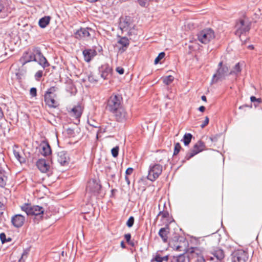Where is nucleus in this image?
Returning <instances> with one entry per match:
<instances>
[{
  "label": "nucleus",
  "instance_id": "obj_1",
  "mask_svg": "<svg viewBox=\"0 0 262 262\" xmlns=\"http://www.w3.org/2000/svg\"><path fill=\"white\" fill-rule=\"evenodd\" d=\"M169 245L173 249L177 251H183L187 253L189 260L195 257L196 254L195 253L196 247H189L186 238L182 236L176 234L169 241Z\"/></svg>",
  "mask_w": 262,
  "mask_h": 262
},
{
  "label": "nucleus",
  "instance_id": "obj_2",
  "mask_svg": "<svg viewBox=\"0 0 262 262\" xmlns=\"http://www.w3.org/2000/svg\"><path fill=\"white\" fill-rule=\"evenodd\" d=\"M123 105V99L121 95L113 94L107 101L106 110L112 114Z\"/></svg>",
  "mask_w": 262,
  "mask_h": 262
},
{
  "label": "nucleus",
  "instance_id": "obj_3",
  "mask_svg": "<svg viewBox=\"0 0 262 262\" xmlns=\"http://www.w3.org/2000/svg\"><path fill=\"white\" fill-rule=\"evenodd\" d=\"M23 211H25L27 215H35L40 219L43 214L44 209L38 205H32L31 204H25L21 207Z\"/></svg>",
  "mask_w": 262,
  "mask_h": 262
},
{
  "label": "nucleus",
  "instance_id": "obj_4",
  "mask_svg": "<svg viewBox=\"0 0 262 262\" xmlns=\"http://www.w3.org/2000/svg\"><path fill=\"white\" fill-rule=\"evenodd\" d=\"M228 75H229L228 67L227 65L223 64V62L221 61L218 64V69L216 73L213 75L212 82L216 83L219 81H222Z\"/></svg>",
  "mask_w": 262,
  "mask_h": 262
},
{
  "label": "nucleus",
  "instance_id": "obj_5",
  "mask_svg": "<svg viewBox=\"0 0 262 262\" xmlns=\"http://www.w3.org/2000/svg\"><path fill=\"white\" fill-rule=\"evenodd\" d=\"M215 38L214 31L210 28L204 29L198 34V40L206 45Z\"/></svg>",
  "mask_w": 262,
  "mask_h": 262
},
{
  "label": "nucleus",
  "instance_id": "obj_6",
  "mask_svg": "<svg viewBox=\"0 0 262 262\" xmlns=\"http://www.w3.org/2000/svg\"><path fill=\"white\" fill-rule=\"evenodd\" d=\"M235 34L241 37V35L249 32L251 28V22L248 20L240 19L235 25Z\"/></svg>",
  "mask_w": 262,
  "mask_h": 262
},
{
  "label": "nucleus",
  "instance_id": "obj_7",
  "mask_svg": "<svg viewBox=\"0 0 262 262\" xmlns=\"http://www.w3.org/2000/svg\"><path fill=\"white\" fill-rule=\"evenodd\" d=\"M163 166L159 164L150 165L149 167L147 179L150 181H155L162 173Z\"/></svg>",
  "mask_w": 262,
  "mask_h": 262
},
{
  "label": "nucleus",
  "instance_id": "obj_8",
  "mask_svg": "<svg viewBox=\"0 0 262 262\" xmlns=\"http://www.w3.org/2000/svg\"><path fill=\"white\" fill-rule=\"evenodd\" d=\"M36 49H38V47L33 48L32 51H26L24 53L22 57L19 59V61L23 66H24L28 62L37 60V54L35 53Z\"/></svg>",
  "mask_w": 262,
  "mask_h": 262
},
{
  "label": "nucleus",
  "instance_id": "obj_9",
  "mask_svg": "<svg viewBox=\"0 0 262 262\" xmlns=\"http://www.w3.org/2000/svg\"><path fill=\"white\" fill-rule=\"evenodd\" d=\"M118 122L124 123L129 118L128 115L123 105L112 113Z\"/></svg>",
  "mask_w": 262,
  "mask_h": 262
},
{
  "label": "nucleus",
  "instance_id": "obj_10",
  "mask_svg": "<svg viewBox=\"0 0 262 262\" xmlns=\"http://www.w3.org/2000/svg\"><path fill=\"white\" fill-rule=\"evenodd\" d=\"M247 253L243 250H237L231 254V262H246Z\"/></svg>",
  "mask_w": 262,
  "mask_h": 262
},
{
  "label": "nucleus",
  "instance_id": "obj_11",
  "mask_svg": "<svg viewBox=\"0 0 262 262\" xmlns=\"http://www.w3.org/2000/svg\"><path fill=\"white\" fill-rule=\"evenodd\" d=\"M101 188V185L98 180L91 179L88 183L86 190L94 194H98Z\"/></svg>",
  "mask_w": 262,
  "mask_h": 262
},
{
  "label": "nucleus",
  "instance_id": "obj_12",
  "mask_svg": "<svg viewBox=\"0 0 262 262\" xmlns=\"http://www.w3.org/2000/svg\"><path fill=\"white\" fill-rule=\"evenodd\" d=\"M91 32H93V30L90 28H80L74 33V36L78 39L84 40L90 36Z\"/></svg>",
  "mask_w": 262,
  "mask_h": 262
},
{
  "label": "nucleus",
  "instance_id": "obj_13",
  "mask_svg": "<svg viewBox=\"0 0 262 262\" xmlns=\"http://www.w3.org/2000/svg\"><path fill=\"white\" fill-rule=\"evenodd\" d=\"M99 72L101 77L105 80L111 77L113 69L108 63H105L99 68Z\"/></svg>",
  "mask_w": 262,
  "mask_h": 262
},
{
  "label": "nucleus",
  "instance_id": "obj_14",
  "mask_svg": "<svg viewBox=\"0 0 262 262\" xmlns=\"http://www.w3.org/2000/svg\"><path fill=\"white\" fill-rule=\"evenodd\" d=\"M25 222V217L20 214H17L12 216L11 220V222L12 225L16 228L21 227Z\"/></svg>",
  "mask_w": 262,
  "mask_h": 262
},
{
  "label": "nucleus",
  "instance_id": "obj_15",
  "mask_svg": "<svg viewBox=\"0 0 262 262\" xmlns=\"http://www.w3.org/2000/svg\"><path fill=\"white\" fill-rule=\"evenodd\" d=\"M35 53L37 54V62L43 69L50 66L49 63L48 62L46 57L42 55L39 48L35 51Z\"/></svg>",
  "mask_w": 262,
  "mask_h": 262
},
{
  "label": "nucleus",
  "instance_id": "obj_16",
  "mask_svg": "<svg viewBox=\"0 0 262 262\" xmlns=\"http://www.w3.org/2000/svg\"><path fill=\"white\" fill-rule=\"evenodd\" d=\"M36 166L41 172H48L50 171V166L49 162L45 159H40L36 162Z\"/></svg>",
  "mask_w": 262,
  "mask_h": 262
},
{
  "label": "nucleus",
  "instance_id": "obj_17",
  "mask_svg": "<svg viewBox=\"0 0 262 262\" xmlns=\"http://www.w3.org/2000/svg\"><path fill=\"white\" fill-rule=\"evenodd\" d=\"M40 152L44 157L51 155L52 150L49 142L47 140H43L40 144Z\"/></svg>",
  "mask_w": 262,
  "mask_h": 262
},
{
  "label": "nucleus",
  "instance_id": "obj_18",
  "mask_svg": "<svg viewBox=\"0 0 262 262\" xmlns=\"http://www.w3.org/2000/svg\"><path fill=\"white\" fill-rule=\"evenodd\" d=\"M58 162L62 166H66L69 164V158L67 153L64 151L58 152L56 156Z\"/></svg>",
  "mask_w": 262,
  "mask_h": 262
},
{
  "label": "nucleus",
  "instance_id": "obj_19",
  "mask_svg": "<svg viewBox=\"0 0 262 262\" xmlns=\"http://www.w3.org/2000/svg\"><path fill=\"white\" fill-rule=\"evenodd\" d=\"M56 96V95H44L45 101L49 107L56 108L58 106V102L55 99Z\"/></svg>",
  "mask_w": 262,
  "mask_h": 262
},
{
  "label": "nucleus",
  "instance_id": "obj_20",
  "mask_svg": "<svg viewBox=\"0 0 262 262\" xmlns=\"http://www.w3.org/2000/svg\"><path fill=\"white\" fill-rule=\"evenodd\" d=\"M9 12L7 0H0V17L5 18L7 17Z\"/></svg>",
  "mask_w": 262,
  "mask_h": 262
},
{
  "label": "nucleus",
  "instance_id": "obj_21",
  "mask_svg": "<svg viewBox=\"0 0 262 262\" xmlns=\"http://www.w3.org/2000/svg\"><path fill=\"white\" fill-rule=\"evenodd\" d=\"M82 112L83 109L82 107L80 105H77L72 108L70 113L71 115L77 119L78 122H79V118L81 117Z\"/></svg>",
  "mask_w": 262,
  "mask_h": 262
},
{
  "label": "nucleus",
  "instance_id": "obj_22",
  "mask_svg": "<svg viewBox=\"0 0 262 262\" xmlns=\"http://www.w3.org/2000/svg\"><path fill=\"white\" fill-rule=\"evenodd\" d=\"M82 54L84 60L87 62H89L96 55L97 52L94 49H85L83 51Z\"/></svg>",
  "mask_w": 262,
  "mask_h": 262
},
{
  "label": "nucleus",
  "instance_id": "obj_23",
  "mask_svg": "<svg viewBox=\"0 0 262 262\" xmlns=\"http://www.w3.org/2000/svg\"><path fill=\"white\" fill-rule=\"evenodd\" d=\"M169 228L168 226L161 228L158 232V235L162 238L164 243L168 242V235L169 233Z\"/></svg>",
  "mask_w": 262,
  "mask_h": 262
},
{
  "label": "nucleus",
  "instance_id": "obj_24",
  "mask_svg": "<svg viewBox=\"0 0 262 262\" xmlns=\"http://www.w3.org/2000/svg\"><path fill=\"white\" fill-rule=\"evenodd\" d=\"M8 181V175L7 172L0 167V187L4 188Z\"/></svg>",
  "mask_w": 262,
  "mask_h": 262
},
{
  "label": "nucleus",
  "instance_id": "obj_25",
  "mask_svg": "<svg viewBox=\"0 0 262 262\" xmlns=\"http://www.w3.org/2000/svg\"><path fill=\"white\" fill-rule=\"evenodd\" d=\"M118 43L121 45L122 47L120 48L119 50H122V52H124L126 50V49L128 47L129 45V41L128 38L126 37H122L118 41Z\"/></svg>",
  "mask_w": 262,
  "mask_h": 262
},
{
  "label": "nucleus",
  "instance_id": "obj_26",
  "mask_svg": "<svg viewBox=\"0 0 262 262\" xmlns=\"http://www.w3.org/2000/svg\"><path fill=\"white\" fill-rule=\"evenodd\" d=\"M51 17L49 16H46L41 18L38 21V25L41 28H45L50 23Z\"/></svg>",
  "mask_w": 262,
  "mask_h": 262
},
{
  "label": "nucleus",
  "instance_id": "obj_27",
  "mask_svg": "<svg viewBox=\"0 0 262 262\" xmlns=\"http://www.w3.org/2000/svg\"><path fill=\"white\" fill-rule=\"evenodd\" d=\"M186 214L189 217H191L194 214V204L191 202L188 203L186 208Z\"/></svg>",
  "mask_w": 262,
  "mask_h": 262
},
{
  "label": "nucleus",
  "instance_id": "obj_28",
  "mask_svg": "<svg viewBox=\"0 0 262 262\" xmlns=\"http://www.w3.org/2000/svg\"><path fill=\"white\" fill-rule=\"evenodd\" d=\"M213 255L214 257H216V258L217 260H219L220 261H221L222 260H223L225 257L224 252L222 249H217L215 250L213 252Z\"/></svg>",
  "mask_w": 262,
  "mask_h": 262
},
{
  "label": "nucleus",
  "instance_id": "obj_29",
  "mask_svg": "<svg viewBox=\"0 0 262 262\" xmlns=\"http://www.w3.org/2000/svg\"><path fill=\"white\" fill-rule=\"evenodd\" d=\"M195 155H196V143L193 145V149L190 150L186 154L185 160L183 161V162H184L186 160H189Z\"/></svg>",
  "mask_w": 262,
  "mask_h": 262
},
{
  "label": "nucleus",
  "instance_id": "obj_30",
  "mask_svg": "<svg viewBox=\"0 0 262 262\" xmlns=\"http://www.w3.org/2000/svg\"><path fill=\"white\" fill-rule=\"evenodd\" d=\"M242 69L240 63H237L233 69L229 72V75L237 76L241 72Z\"/></svg>",
  "mask_w": 262,
  "mask_h": 262
},
{
  "label": "nucleus",
  "instance_id": "obj_31",
  "mask_svg": "<svg viewBox=\"0 0 262 262\" xmlns=\"http://www.w3.org/2000/svg\"><path fill=\"white\" fill-rule=\"evenodd\" d=\"M186 256L185 253L181 254L177 256H173L171 262H185Z\"/></svg>",
  "mask_w": 262,
  "mask_h": 262
},
{
  "label": "nucleus",
  "instance_id": "obj_32",
  "mask_svg": "<svg viewBox=\"0 0 262 262\" xmlns=\"http://www.w3.org/2000/svg\"><path fill=\"white\" fill-rule=\"evenodd\" d=\"M192 138V135L190 133H186L181 140V141L183 142L185 146H187L190 143Z\"/></svg>",
  "mask_w": 262,
  "mask_h": 262
},
{
  "label": "nucleus",
  "instance_id": "obj_33",
  "mask_svg": "<svg viewBox=\"0 0 262 262\" xmlns=\"http://www.w3.org/2000/svg\"><path fill=\"white\" fill-rule=\"evenodd\" d=\"M130 23L129 22V19L126 18L121 23L120 25L122 27V30H127L130 28Z\"/></svg>",
  "mask_w": 262,
  "mask_h": 262
},
{
  "label": "nucleus",
  "instance_id": "obj_34",
  "mask_svg": "<svg viewBox=\"0 0 262 262\" xmlns=\"http://www.w3.org/2000/svg\"><path fill=\"white\" fill-rule=\"evenodd\" d=\"M58 90V88L57 86H51L50 88H49L47 91L46 92L45 95H56L55 93Z\"/></svg>",
  "mask_w": 262,
  "mask_h": 262
},
{
  "label": "nucleus",
  "instance_id": "obj_35",
  "mask_svg": "<svg viewBox=\"0 0 262 262\" xmlns=\"http://www.w3.org/2000/svg\"><path fill=\"white\" fill-rule=\"evenodd\" d=\"M198 244L202 245L199 247H198V251L200 250L201 252L205 249L204 246L206 245V243L204 242V239L203 237H199L198 238Z\"/></svg>",
  "mask_w": 262,
  "mask_h": 262
},
{
  "label": "nucleus",
  "instance_id": "obj_36",
  "mask_svg": "<svg viewBox=\"0 0 262 262\" xmlns=\"http://www.w3.org/2000/svg\"><path fill=\"white\" fill-rule=\"evenodd\" d=\"M174 78L171 75H169L163 78V82L166 85L170 84L173 80Z\"/></svg>",
  "mask_w": 262,
  "mask_h": 262
},
{
  "label": "nucleus",
  "instance_id": "obj_37",
  "mask_svg": "<svg viewBox=\"0 0 262 262\" xmlns=\"http://www.w3.org/2000/svg\"><path fill=\"white\" fill-rule=\"evenodd\" d=\"M206 149L205 144L202 141L198 142V154Z\"/></svg>",
  "mask_w": 262,
  "mask_h": 262
},
{
  "label": "nucleus",
  "instance_id": "obj_38",
  "mask_svg": "<svg viewBox=\"0 0 262 262\" xmlns=\"http://www.w3.org/2000/svg\"><path fill=\"white\" fill-rule=\"evenodd\" d=\"M0 239L3 244L12 241V239L10 237L7 238L6 235L4 233H1L0 234Z\"/></svg>",
  "mask_w": 262,
  "mask_h": 262
},
{
  "label": "nucleus",
  "instance_id": "obj_39",
  "mask_svg": "<svg viewBox=\"0 0 262 262\" xmlns=\"http://www.w3.org/2000/svg\"><path fill=\"white\" fill-rule=\"evenodd\" d=\"M165 55V53L164 52L160 53L158 56L155 59L154 63L155 64H158L160 62V61L164 57Z\"/></svg>",
  "mask_w": 262,
  "mask_h": 262
},
{
  "label": "nucleus",
  "instance_id": "obj_40",
  "mask_svg": "<svg viewBox=\"0 0 262 262\" xmlns=\"http://www.w3.org/2000/svg\"><path fill=\"white\" fill-rule=\"evenodd\" d=\"M188 54H191L194 57H196V52L195 51V47L193 45L189 46Z\"/></svg>",
  "mask_w": 262,
  "mask_h": 262
},
{
  "label": "nucleus",
  "instance_id": "obj_41",
  "mask_svg": "<svg viewBox=\"0 0 262 262\" xmlns=\"http://www.w3.org/2000/svg\"><path fill=\"white\" fill-rule=\"evenodd\" d=\"M119 148L118 146L113 148L111 150V153L113 157L116 158L118 156Z\"/></svg>",
  "mask_w": 262,
  "mask_h": 262
},
{
  "label": "nucleus",
  "instance_id": "obj_42",
  "mask_svg": "<svg viewBox=\"0 0 262 262\" xmlns=\"http://www.w3.org/2000/svg\"><path fill=\"white\" fill-rule=\"evenodd\" d=\"M181 149V146L179 143H177L174 145V151H173V156L177 155L180 152Z\"/></svg>",
  "mask_w": 262,
  "mask_h": 262
},
{
  "label": "nucleus",
  "instance_id": "obj_43",
  "mask_svg": "<svg viewBox=\"0 0 262 262\" xmlns=\"http://www.w3.org/2000/svg\"><path fill=\"white\" fill-rule=\"evenodd\" d=\"M14 155L15 157V158L17 159V160L20 162V163H23L25 161V159L23 157H22L19 153L15 150H14Z\"/></svg>",
  "mask_w": 262,
  "mask_h": 262
},
{
  "label": "nucleus",
  "instance_id": "obj_44",
  "mask_svg": "<svg viewBox=\"0 0 262 262\" xmlns=\"http://www.w3.org/2000/svg\"><path fill=\"white\" fill-rule=\"evenodd\" d=\"M134 217L133 216H130L126 222V226L129 228L132 227L134 224Z\"/></svg>",
  "mask_w": 262,
  "mask_h": 262
},
{
  "label": "nucleus",
  "instance_id": "obj_45",
  "mask_svg": "<svg viewBox=\"0 0 262 262\" xmlns=\"http://www.w3.org/2000/svg\"><path fill=\"white\" fill-rule=\"evenodd\" d=\"M88 124L94 127L99 128L100 127L99 124L98 122H95L94 120H88Z\"/></svg>",
  "mask_w": 262,
  "mask_h": 262
},
{
  "label": "nucleus",
  "instance_id": "obj_46",
  "mask_svg": "<svg viewBox=\"0 0 262 262\" xmlns=\"http://www.w3.org/2000/svg\"><path fill=\"white\" fill-rule=\"evenodd\" d=\"M151 0H138V2L139 4L143 7H146L147 6L148 2Z\"/></svg>",
  "mask_w": 262,
  "mask_h": 262
},
{
  "label": "nucleus",
  "instance_id": "obj_47",
  "mask_svg": "<svg viewBox=\"0 0 262 262\" xmlns=\"http://www.w3.org/2000/svg\"><path fill=\"white\" fill-rule=\"evenodd\" d=\"M43 71L41 70L38 71L35 74V79L37 81H39L40 78L42 76Z\"/></svg>",
  "mask_w": 262,
  "mask_h": 262
},
{
  "label": "nucleus",
  "instance_id": "obj_48",
  "mask_svg": "<svg viewBox=\"0 0 262 262\" xmlns=\"http://www.w3.org/2000/svg\"><path fill=\"white\" fill-rule=\"evenodd\" d=\"M28 252L25 250L21 254V256L18 260V262H25V259L27 257Z\"/></svg>",
  "mask_w": 262,
  "mask_h": 262
},
{
  "label": "nucleus",
  "instance_id": "obj_49",
  "mask_svg": "<svg viewBox=\"0 0 262 262\" xmlns=\"http://www.w3.org/2000/svg\"><path fill=\"white\" fill-rule=\"evenodd\" d=\"M88 80L91 83H95L97 81V80L94 78V75L92 73L89 75Z\"/></svg>",
  "mask_w": 262,
  "mask_h": 262
},
{
  "label": "nucleus",
  "instance_id": "obj_50",
  "mask_svg": "<svg viewBox=\"0 0 262 262\" xmlns=\"http://www.w3.org/2000/svg\"><path fill=\"white\" fill-rule=\"evenodd\" d=\"M209 118L207 116H206L205 118L204 121L203 122V123L200 125L201 127L203 128L205 126H206L209 123Z\"/></svg>",
  "mask_w": 262,
  "mask_h": 262
},
{
  "label": "nucleus",
  "instance_id": "obj_51",
  "mask_svg": "<svg viewBox=\"0 0 262 262\" xmlns=\"http://www.w3.org/2000/svg\"><path fill=\"white\" fill-rule=\"evenodd\" d=\"M30 94L32 97H35L37 95V90L35 88H32L30 90Z\"/></svg>",
  "mask_w": 262,
  "mask_h": 262
},
{
  "label": "nucleus",
  "instance_id": "obj_52",
  "mask_svg": "<svg viewBox=\"0 0 262 262\" xmlns=\"http://www.w3.org/2000/svg\"><path fill=\"white\" fill-rule=\"evenodd\" d=\"M159 215H162V217L166 218L169 216V213L168 211H160L159 213Z\"/></svg>",
  "mask_w": 262,
  "mask_h": 262
},
{
  "label": "nucleus",
  "instance_id": "obj_53",
  "mask_svg": "<svg viewBox=\"0 0 262 262\" xmlns=\"http://www.w3.org/2000/svg\"><path fill=\"white\" fill-rule=\"evenodd\" d=\"M250 100L251 102H257L258 103L261 102L260 98H256L255 96H251L250 97Z\"/></svg>",
  "mask_w": 262,
  "mask_h": 262
},
{
  "label": "nucleus",
  "instance_id": "obj_54",
  "mask_svg": "<svg viewBox=\"0 0 262 262\" xmlns=\"http://www.w3.org/2000/svg\"><path fill=\"white\" fill-rule=\"evenodd\" d=\"M154 259L157 262H162L163 261V258L160 255H157Z\"/></svg>",
  "mask_w": 262,
  "mask_h": 262
},
{
  "label": "nucleus",
  "instance_id": "obj_55",
  "mask_svg": "<svg viewBox=\"0 0 262 262\" xmlns=\"http://www.w3.org/2000/svg\"><path fill=\"white\" fill-rule=\"evenodd\" d=\"M133 172V168L132 167L128 168L125 171V176L131 174Z\"/></svg>",
  "mask_w": 262,
  "mask_h": 262
},
{
  "label": "nucleus",
  "instance_id": "obj_56",
  "mask_svg": "<svg viewBox=\"0 0 262 262\" xmlns=\"http://www.w3.org/2000/svg\"><path fill=\"white\" fill-rule=\"evenodd\" d=\"M198 262H205V259L202 255L198 254Z\"/></svg>",
  "mask_w": 262,
  "mask_h": 262
},
{
  "label": "nucleus",
  "instance_id": "obj_57",
  "mask_svg": "<svg viewBox=\"0 0 262 262\" xmlns=\"http://www.w3.org/2000/svg\"><path fill=\"white\" fill-rule=\"evenodd\" d=\"M116 71L119 74H123L124 73V70L123 68L121 67H117L116 68Z\"/></svg>",
  "mask_w": 262,
  "mask_h": 262
},
{
  "label": "nucleus",
  "instance_id": "obj_58",
  "mask_svg": "<svg viewBox=\"0 0 262 262\" xmlns=\"http://www.w3.org/2000/svg\"><path fill=\"white\" fill-rule=\"evenodd\" d=\"M124 237L126 239L127 243H129L131 240V234L130 233H127L125 234Z\"/></svg>",
  "mask_w": 262,
  "mask_h": 262
},
{
  "label": "nucleus",
  "instance_id": "obj_59",
  "mask_svg": "<svg viewBox=\"0 0 262 262\" xmlns=\"http://www.w3.org/2000/svg\"><path fill=\"white\" fill-rule=\"evenodd\" d=\"M4 209V204L0 202V213H3V211Z\"/></svg>",
  "mask_w": 262,
  "mask_h": 262
},
{
  "label": "nucleus",
  "instance_id": "obj_60",
  "mask_svg": "<svg viewBox=\"0 0 262 262\" xmlns=\"http://www.w3.org/2000/svg\"><path fill=\"white\" fill-rule=\"evenodd\" d=\"M245 107H250V108H251V107H252V105H251L250 106H249L248 105H247V104L243 105L240 106L239 107V109L242 110V109L244 108Z\"/></svg>",
  "mask_w": 262,
  "mask_h": 262
},
{
  "label": "nucleus",
  "instance_id": "obj_61",
  "mask_svg": "<svg viewBox=\"0 0 262 262\" xmlns=\"http://www.w3.org/2000/svg\"><path fill=\"white\" fill-rule=\"evenodd\" d=\"M125 181L127 183V185L129 186L130 185V181H129V178L128 177V176H125Z\"/></svg>",
  "mask_w": 262,
  "mask_h": 262
},
{
  "label": "nucleus",
  "instance_id": "obj_62",
  "mask_svg": "<svg viewBox=\"0 0 262 262\" xmlns=\"http://www.w3.org/2000/svg\"><path fill=\"white\" fill-rule=\"evenodd\" d=\"M4 116L2 108L0 107V120L3 118Z\"/></svg>",
  "mask_w": 262,
  "mask_h": 262
},
{
  "label": "nucleus",
  "instance_id": "obj_63",
  "mask_svg": "<svg viewBox=\"0 0 262 262\" xmlns=\"http://www.w3.org/2000/svg\"><path fill=\"white\" fill-rule=\"evenodd\" d=\"M198 109L200 112H203L205 110V107L204 106H201Z\"/></svg>",
  "mask_w": 262,
  "mask_h": 262
},
{
  "label": "nucleus",
  "instance_id": "obj_64",
  "mask_svg": "<svg viewBox=\"0 0 262 262\" xmlns=\"http://www.w3.org/2000/svg\"><path fill=\"white\" fill-rule=\"evenodd\" d=\"M67 132H68V133L69 134H72L74 133V131L72 129H71V128H68V130H67Z\"/></svg>",
  "mask_w": 262,
  "mask_h": 262
}]
</instances>
